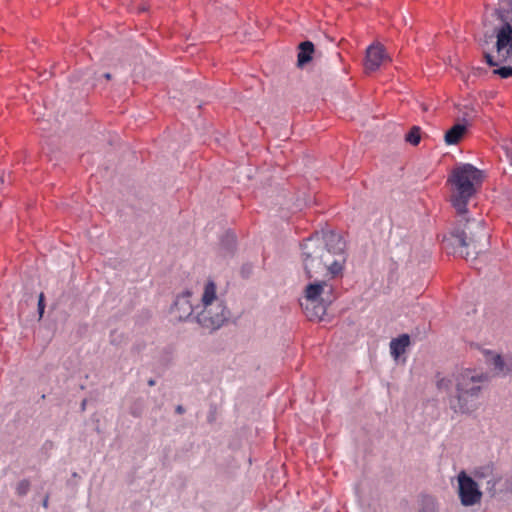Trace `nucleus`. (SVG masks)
Masks as SVG:
<instances>
[{"mask_svg": "<svg viewBox=\"0 0 512 512\" xmlns=\"http://www.w3.org/2000/svg\"><path fill=\"white\" fill-rule=\"evenodd\" d=\"M458 480V494L463 506H473L480 502L482 492L478 484L468 476L465 471H461L457 477Z\"/></svg>", "mask_w": 512, "mask_h": 512, "instance_id": "nucleus-8", "label": "nucleus"}, {"mask_svg": "<svg viewBox=\"0 0 512 512\" xmlns=\"http://www.w3.org/2000/svg\"><path fill=\"white\" fill-rule=\"evenodd\" d=\"M176 412L179 413V414H182L184 412V408L181 405H179L176 408Z\"/></svg>", "mask_w": 512, "mask_h": 512, "instance_id": "nucleus-20", "label": "nucleus"}, {"mask_svg": "<svg viewBox=\"0 0 512 512\" xmlns=\"http://www.w3.org/2000/svg\"><path fill=\"white\" fill-rule=\"evenodd\" d=\"M422 503H423V508L421 510V512H436V505H435V501L432 497H424L422 499Z\"/></svg>", "mask_w": 512, "mask_h": 512, "instance_id": "nucleus-15", "label": "nucleus"}, {"mask_svg": "<svg viewBox=\"0 0 512 512\" xmlns=\"http://www.w3.org/2000/svg\"><path fill=\"white\" fill-rule=\"evenodd\" d=\"M486 362L494 367L498 372H502L505 368V363L502 356L491 350L484 351Z\"/></svg>", "mask_w": 512, "mask_h": 512, "instance_id": "nucleus-13", "label": "nucleus"}, {"mask_svg": "<svg viewBox=\"0 0 512 512\" xmlns=\"http://www.w3.org/2000/svg\"><path fill=\"white\" fill-rule=\"evenodd\" d=\"M500 25L495 28L496 54L484 53L489 66H499L501 63L512 65V0H502L496 10Z\"/></svg>", "mask_w": 512, "mask_h": 512, "instance_id": "nucleus-4", "label": "nucleus"}, {"mask_svg": "<svg viewBox=\"0 0 512 512\" xmlns=\"http://www.w3.org/2000/svg\"><path fill=\"white\" fill-rule=\"evenodd\" d=\"M459 219L450 235L444 239L446 248L451 247L453 254L475 258L485 248L488 233L481 219L468 218L467 213H458Z\"/></svg>", "mask_w": 512, "mask_h": 512, "instance_id": "nucleus-3", "label": "nucleus"}, {"mask_svg": "<svg viewBox=\"0 0 512 512\" xmlns=\"http://www.w3.org/2000/svg\"><path fill=\"white\" fill-rule=\"evenodd\" d=\"M344 241L332 231L315 233L301 244V260L308 278H334L345 263Z\"/></svg>", "mask_w": 512, "mask_h": 512, "instance_id": "nucleus-1", "label": "nucleus"}, {"mask_svg": "<svg viewBox=\"0 0 512 512\" xmlns=\"http://www.w3.org/2000/svg\"><path fill=\"white\" fill-rule=\"evenodd\" d=\"M456 386V403H452L455 412L471 413L477 409L476 400L482 390L487 376L475 369H463L454 376Z\"/></svg>", "mask_w": 512, "mask_h": 512, "instance_id": "nucleus-5", "label": "nucleus"}, {"mask_svg": "<svg viewBox=\"0 0 512 512\" xmlns=\"http://www.w3.org/2000/svg\"><path fill=\"white\" fill-rule=\"evenodd\" d=\"M452 380L446 377L440 378L437 380V387L440 390L448 391L451 387Z\"/></svg>", "mask_w": 512, "mask_h": 512, "instance_id": "nucleus-18", "label": "nucleus"}, {"mask_svg": "<svg viewBox=\"0 0 512 512\" xmlns=\"http://www.w3.org/2000/svg\"><path fill=\"white\" fill-rule=\"evenodd\" d=\"M493 74L500 76L503 79H507L512 77V67L511 66H502L493 70Z\"/></svg>", "mask_w": 512, "mask_h": 512, "instance_id": "nucleus-16", "label": "nucleus"}, {"mask_svg": "<svg viewBox=\"0 0 512 512\" xmlns=\"http://www.w3.org/2000/svg\"><path fill=\"white\" fill-rule=\"evenodd\" d=\"M389 57L381 44H372L367 48L365 68L368 71H376L383 63L389 61Z\"/></svg>", "mask_w": 512, "mask_h": 512, "instance_id": "nucleus-9", "label": "nucleus"}, {"mask_svg": "<svg viewBox=\"0 0 512 512\" xmlns=\"http://www.w3.org/2000/svg\"><path fill=\"white\" fill-rule=\"evenodd\" d=\"M466 126L463 124H455L452 126L444 136L445 143L447 145H455L460 142V140L463 138L464 134L466 133Z\"/></svg>", "mask_w": 512, "mask_h": 512, "instance_id": "nucleus-11", "label": "nucleus"}, {"mask_svg": "<svg viewBox=\"0 0 512 512\" xmlns=\"http://www.w3.org/2000/svg\"><path fill=\"white\" fill-rule=\"evenodd\" d=\"M314 53V45L310 41H304L300 43L299 45V52H298V65L304 66L309 61L312 60V55Z\"/></svg>", "mask_w": 512, "mask_h": 512, "instance_id": "nucleus-12", "label": "nucleus"}, {"mask_svg": "<svg viewBox=\"0 0 512 512\" xmlns=\"http://www.w3.org/2000/svg\"><path fill=\"white\" fill-rule=\"evenodd\" d=\"M29 488H30V483L28 480H22L18 483L17 487H16V492L18 495H25L28 491H29Z\"/></svg>", "mask_w": 512, "mask_h": 512, "instance_id": "nucleus-17", "label": "nucleus"}, {"mask_svg": "<svg viewBox=\"0 0 512 512\" xmlns=\"http://www.w3.org/2000/svg\"><path fill=\"white\" fill-rule=\"evenodd\" d=\"M44 308H45V304H44V294L41 293L39 295V301H38V310H39V314L40 316L43 315L44 313Z\"/></svg>", "mask_w": 512, "mask_h": 512, "instance_id": "nucleus-19", "label": "nucleus"}, {"mask_svg": "<svg viewBox=\"0 0 512 512\" xmlns=\"http://www.w3.org/2000/svg\"><path fill=\"white\" fill-rule=\"evenodd\" d=\"M148 384H149V386H154V385H155V380L150 379V380L148 381Z\"/></svg>", "mask_w": 512, "mask_h": 512, "instance_id": "nucleus-21", "label": "nucleus"}, {"mask_svg": "<svg viewBox=\"0 0 512 512\" xmlns=\"http://www.w3.org/2000/svg\"><path fill=\"white\" fill-rule=\"evenodd\" d=\"M104 77H105L107 80H109V79H111V74H110V73H105V74H104Z\"/></svg>", "mask_w": 512, "mask_h": 512, "instance_id": "nucleus-23", "label": "nucleus"}, {"mask_svg": "<svg viewBox=\"0 0 512 512\" xmlns=\"http://www.w3.org/2000/svg\"><path fill=\"white\" fill-rule=\"evenodd\" d=\"M43 506H44L45 508H47V506H48V498H45V499H44V501H43Z\"/></svg>", "mask_w": 512, "mask_h": 512, "instance_id": "nucleus-22", "label": "nucleus"}, {"mask_svg": "<svg viewBox=\"0 0 512 512\" xmlns=\"http://www.w3.org/2000/svg\"><path fill=\"white\" fill-rule=\"evenodd\" d=\"M311 279L313 281L305 288V302L301 306L309 320L320 321L326 313V304L319 299L326 290L331 291V286L327 283L330 278Z\"/></svg>", "mask_w": 512, "mask_h": 512, "instance_id": "nucleus-7", "label": "nucleus"}, {"mask_svg": "<svg viewBox=\"0 0 512 512\" xmlns=\"http://www.w3.org/2000/svg\"><path fill=\"white\" fill-rule=\"evenodd\" d=\"M405 139L414 146L418 145L421 140V129L417 126L412 127Z\"/></svg>", "mask_w": 512, "mask_h": 512, "instance_id": "nucleus-14", "label": "nucleus"}, {"mask_svg": "<svg viewBox=\"0 0 512 512\" xmlns=\"http://www.w3.org/2000/svg\"><path fill=\"white\" fill-rule=\"evenodd\" d=\"M192 293L185 291L177 296L171 314L174 319L182 321L189 318L193 312H197V322L204 328L216 330L222 326L228 317V311L223 301L217 296L216 285L213 281H208L203 290L201 304L193 306L191 302Z\"/></svg>", "mask_w": 512, "mask_h": 512, "instance_id": "nucleus-2", "label": "nucleus"}, {"mask_svg": "<svg viewBox=\"0 0 512 512\" xmlns=\"http://www.w3.org/2000/svg\"><path fill=\"white\" fill-rule=\"evenodd\" d=\"M409 345L410 337L408 334H402L399 337L392 339L390 342V352L392 357L397 360L406 352Z\"/></svg>", "mask_w": 512, "mask_h": 512, "instance_id": "nucleus-10", "label": "nucleus"}, {"mask_svg": "<svg viewBox=\"0 0 512 512\" xmlns=\"http://www.w3.org/2000/svg\"><path fill=\"white\" fill-rule=\"evenodd\" d=\"M453 192L451 201L457 213H467V203L482 182V173L471 164L455 168L449 179Z\"/></svg>", "mask_w": 512, "mask_h": 512, "instance_id": "nucleus-6", "label": "nucleus"}]
</instances>
